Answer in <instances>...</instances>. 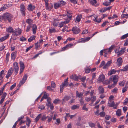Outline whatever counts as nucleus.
<instances>
[{"label":"nucleus","mask_w":128,"mask_h":128,"mask_svg":"<svg viewBox=\"0 0 128 128\" xmlns=\"http://www.w3.org/2000/svg\"><path fill=\"white\" fill-rule=\"evenodd\" d=\"M81 17V16L78 15L77 16V17L76 18V21L77 22H79L80 21Z\"/></svg>","instance_id":"obj_38"},{"label":"nucleus","mask_w":128,"mask_h":128,"mask_svg":"<svg viewBox=\"0 0 128 128\" xmlns=\"http://www.w3.org/2000/svg\"><path fill=\"white\" fill-rule=\"evenodd\" d=\"M58 2L59 4H60V6H63L64 5L66 4V3L63 0H61L60 2Z\"/></svg>","instance_id":"obj_49"},{"label":"nucleus","mask_w":128,"mask_h":128,"mask_svg":"<svg viewBox=\"0 0 128 128\" xmlns=\"http://www.w3.org/2000/svg\"><path fill=\"white\" fill-rule=\"evenodd\" d=\"M116 72V71L114 69L112 70L109 72L108 74H109L110 75H111L113 74H115Z\"/></svg>","instance_id":"obj_30"},{"label":"nucleus","mask_w":128,"mask_h":128,"mask_svg":"<svg viewBox=\"0 0 128 128\" xmlns=\"http://www.w3.org/2000/svg\"><path fill=\"white\" fill-rule=\"evenodd\" d=\"M56 85L55 83L53 81H52L51 82V87L54 88L56 87Z\"/></svg>","instance_id":"obj_47"},{"label":"nucleus","mask_w":128,"mask_h":128,"mask_svg":"<svg viewBox=\"0 0 128 128\" xmlns=\"http://www.w3.org/2000/svg\"><path fill=\"white\" fill-rule=\"evenodd\" d=\"M36 37V36H31L28 39V40L29 42H31L33 40H34Z\"/></svg>","instance_id":"obj_33"},{"label":"nucleus","mask_w":128,"mask_h":128,"mask_svg":"<svg viewBox=\"0 0 128 128\" xmlns=\"http://www.w3.org/2000/svg\"><path fill=\"white\" fill-rule=\"evenodd\" d=\"M20 68L24 69L25 66L24 63L22 61H20Z\"/></svg>","instance_id":"obj_36"},{"label":"nucleus","mask_w":128,"mask_h":128,"mask_svg":"<svg viewBox=\"0 0 128 128\" xmlns=\"http://www.w3.org/2000/svg\"><path fill=\"white\" fill-rule=\"evenodd\" d=\"M105 64V62L103 61H102L100 63V65L99 67L100 68L102 67Z\"/></svg>","instance_id":"obj_62"},{"label":"nucleus","mask_w":128,"mask_h":128,"mask_svg":"<svg viewBox=\"0 0 128 128\" xmlns=\"http://www.w3.org/2000/svg\"><path fill=\"white\" fill-rule=\"evenodd\" d=\"M67 15L68 18L66 20H69V22L72 17V13L71 12L68 11H67Z\"/></svg>","instance_id":"obj_9"},{"label":"nucleus","mask_w":128,"mask_h":128,"mask_svg":"<svg viewBox=\"0 0 128 128\" xmlns=\"http://www.w3.org/2000/svg\"><path fill=\"white\" fill-rule=\"evenodd\" d=\"M128 36V33L122 36L121 37V40H124Z\"/></svg>","instance_id":"obj_43"},{"label":"nucleus","mask_w":128,"mask_h":128,"mask_svg":"<svg viewBox=\"0 0 128 128\" xmlns=\"http://www.w3.org/2000/svg\"><path fill=\"white\" fill-rule=\"evenodd\" d=\"M91 98L92 103H93L96 100V96H93Z\"/></svg>","instance_id":"obj_55"},{"label":"nucleus","mask_w":128,"mask_h":128,"mask_svg":"<svg viewBox=\"0 0 128 128\" xmlns=\"http://www.w3.org/2000/svg\"><path fill=\"white\" fill-rule=\"evenodd\" d=\"M33 20L30 18L27 19L26 20V22L30 25L32 23Z\"/></svg>","instance_id":"obj_35"},{"label":"nucleus","mask_w":128,"mask_h":128,"mask_svg":"<svg viewBox=\"0 0 128 128\" xmlns=\"http://www.w3.org/2000/svg\"><path fill=\"white\" fill-rule=\"evenodd\" d=\"M106 114L104 112H100L99 114L101 117H103L105 116Z\"/></svg>","instance_id":"obj_50"},{"label":"nucleus","mask_w":128,"mask_h":128,"mask_svg":"<svg viewBox=\"0 0 128 128\" xmlns=\"http://www.w3.org/2000/svg\"><path fill=\"white\" fill-rule=\"evenodd\" d=\"M121 70L123 71L126 72L128 70V65L125 66Z\"/></svg>","instance_id":"obj_45"},{"label":"nucleus","mask_w":128,"mask_h":128,"mask_svg":"<svg viewBox=\"0 0 128 128\" xmlns=\"http://www.w3.org/2000/svg\"><path fill=\"white\" fill-rule=\"evenodd\" d=\"M28 77V75L26 74H25L24 76L22 79L20 80V82L19 84V86H20L24 84L26 80L27 79Z\"/></svg>","instance_id":"obj_6"},{"label":"nucleus","mask_w":128,"mask_h":128,"mask_svg":"<svg viewBox=\"0 0 128 128\" xmlns=\"http://www.w3.org/2000/svg\"><path fill=\"white\" fill-rule=\"evenodd\" d=\"M6 30L8 32L10 33H13V29L10 26L8 28H7Z\"/></svg>","instance_id":"obj_18"},{"label":"nucleus","mask_w":128,"mask_h":128,"mask_svg":"<svg viewBox=\"0 0 128 128\" xmlns=\"http://www.w3.org/2000/svg\"><path fill=\"white\" fill-rule=\"evenodd\" d=\"M71 79H73L75 80H78V76L76 75H72L70 77Z\"/></svg>","instance_id":"obj_20"},{"label":"nucleus","mask_w":128,"mask_h":128,"mask_svg":"<svg viewBox=\"0 0 128 128\" xmlns=\"http://www.w3.org/2000/svg\"><path fill=\"white\" fill-rule=\"evenodd\" d=\"M79 106L77 105H74L71 107V108L72 110H74L78 108Z\"/></svg>","instance_id":"obj_41"},{"label":"nucleus","mask_w":128,"mask_h":128,"mask_svg":"<svg viewBox=\"0 0 128 128\" xmlns=\"http://www.w3.org/2000/svg\"><path fill=\"white\" fill-rule=\"evenodd\" d=\"M110 102H108V106L110 107H113L115 104L114 101V100H110L109 101Z\"/></svg>","instance_id":"obj_15"},{"label":"nucleus","mask_w":128,"mask_h":128,"mask_svg":"<svg viewBox=\"0 0 128 128\" xmlns=\"http://www.w3.org/2000/svg\"><path fill=\"white\" fill-rule=\"evenodd\" d=\"M10 5L9 4H5L2 7L0 8L1 10V11L4 10L6 9L7 8L10 7Z\"/></svg>","instance_id":"obj_11"},{"label":"nucleus","mask_w":128,"mask_h":128,"mask_svg":"<svg viewBox=\"0 0 128 128\" xmlns=\"http://www.w3.org/2000/svg\"><path fill=\"white\" fill-rule=\"evenodd\" d=\"M59 101L60 100L58 98L54 100L53 103L55 104H57Z\"/></svg>","instance_id":"obj_59"},{"label":"nucleus","mask_w":128,"mask_h":128,"mask_svg":"<svg viewBox=\"0 0 128 128\" xmlns=\"http://www.w3.org/2000/svg\"><path fill=\"white\" fill-rule=\"evenodd\" d=\"M91 38L90 37H88L86 38H81V40L82 42L84 43L88 41Z\"/></svg>","instance_id":"obj_14"},{"label":"nucleus","mask_w":128,"mask_h":128,"mask_svg":"<svg viewBox=\"0 0 128 128\" xmlns=\"http://www.w3.org/2000/svg\"><path fill=\"white\" fill-rule=\"evenodd\" d=\"M80 104H83L84 103V101L83 100V98H81L80 99Z\"/></svg>","instance_id":"obj_63"},{"label":"nucleus","mask_w":128,"mask_h":128,"mask_svg":"<svg viewBox=\"0 0 128 128\" xmlns=\"http://www.w3.org/2000/svg\"><path fill=\"white\" fill-rule=\"evenodd\" d=\"M105 79L104 76L103 75H102L100 76L99 78L98 79V80L99 81L102 82Z\"/></svg>","instance_id":"obj_22"},{"label":"nucleus","mask_w":128,"mask_h":128,"mask_svg":"<svg viewBox=\"0 0 128 128\" xmlns=\"http://www.w3.org/2000/svg\"><path fill=\"white\" fill-rule=\"evenodd\" d=\"M16 54V53L15 52H14L12 53L11 54V59L13 60V61L14 60L16 57V56L15 55Z\"/></svg>","instance_id":"obj_26"},{"label":"nucleus","mask_w":128,"mask_h":128,"mask_svg":"<svg viewBox=\"0 0 128 128\" xmlns=\"http://www.w3.org/2000/svg\"><path fill=\"white\" fill-rule=\"evenodd\" d=\"M35 7L34 6H33L31 4H30L28 6V9L29 11H32L35 8Z\"/></svg>","instance_id":"obj_13"},{"label":"nucleus","mask_w":128,"mask_h":128,"mask_svg":"<svg viewBox=\"0 0 128 128\" xmlns=\"http://www.w3.org/2000/svg\"><path fill=\"white\" fill-rule=\"evenodd\" d=\"M123 62L122 58L121 57H120L117 59L116 64L117 66H119L122 65Z\"/></svg>","instance_id":"obj_8"},{"label":"nucleus","mask_w":128,"mask_h":128,"mask_svg":"<svg viewBox=\"0 0 128 128\" xmlns=\"http://www.w3.org/2000/svg\"><path fill=\"white\" fill-rule=\"evenodd\" d=\"M37 30V26L35 24H34L32 27V30L34 34H36Z\"/></svg>","instance_id":"obj_21"},{"label":"nucleus","mask_w":128,"mask_h":128,"mask_svg":"<svg viewBox=\"0 0 128 128\" xmlns=\"http://www.w3.org/2000/svg\"><path fill=\"white\" fill-rule=\"evenodd\" d=\"M126 48H122L119 51V52L117 54V56H120L121 55L123 54L125 51Z\"/></svg>","instance_id":"obj_12"},{"label":"nucleus","mask_w":128,"mask_h":128,"mask_svg":"<svg viewBox=\"0 0 128 128\" xmlns=\"http://www.w3.org/2000/svg\"><path fill=\"white\" fill-rule=\"evenodd\" d=\"M115 46L114 45L112 46L108 49H107L110 52L112 51Z\"/></svg>","instance_id":"obj_46"},{"label":"nucleus","mask_w":128,"mask_h":128,"mask_svg":"<svg viewBox=\"0 0 128 128\" xmlns=\"http://www.w3.org/2000/svg\"><path fill=\"white\" fill-rule=\"evenodd\" d=\"M38 108L41 110H44L45 108V106L44 105L41 106H38Z\"/></svg>","instance_id":"obj_60"},{"label":"nucleus","mask_w":128,"mask_h":128,"mask_svg":"<svg viewBox=\"0 0 128 128\" xmlns=\"http://www.w3.org/2000/svg\"><path fill=\"white\" fill-rule=\"evenodd\" d=\"M21 33V31L19 29H17L13 31V34L14 36H18L20 35Z\"/></svg>","instance_id":"obj_7"},{"label":"nucleus","mask_w":128,"mask_h":128,"mask_svg":"<svg viewBox=\"0 0 128 128\" xmlns=\"http://www.w3.org/2000/svg\"><path fill=\"white\" fill-rule=\"evenodd\" d=\"M112 79L113 84L111 86H108V88H112L115 86V85L117 84L118 81V76L116 75L113 76Z\"/></svg>","instance_id":"obj_2"},{"label":"nucleus","mask_w":128,"mask_h":128,"mask_svg":"<svg viewBox=\"0 0 128 128\" xmlns=\"http://www.w3.org/2000/svg\"><path fill=\"white\" fill-rule=\"evenodd\" d=\"M60 4H59L58 2L54 3V8L55 9H57L60 7Z\"/></svg>","instance_id":"obj_23"},{"label":"nucleus","mask_w":128,"mask_h":128,"mask_svg":"<svg viewBox=\"0 0 128 128\" xmlns=\"http://www.w3.org/2000/svg\"><path fill=\"white\" fill-rule=\"evenodd\" d=\"M13 72V69L12 68H11L8 71V72L12 74Z\"/></svg>","instance_id":"obj_61"},{"label":"nucleus","mask_w":128,"mask_h":128,"mask_svg":"<svg viewBox=\"0 0 128 128\" xmlns=\"http://www.w3.org/2000/svg\"><path fill=\"white\" fill-rule=\"evenodd\" d=\"M125 81H123L119 83V85L122 86H124V85Z\"/></svg>","instance_id":"obj_56"},{"label":"nucleus","mask_w":128,"mask_h":128,"mask_svg":"<svg viewBox=\"0 0 128 128\" xmlns=\"http://www.w3.org/2000/svg\"><path fill=\"white\" fill-rule=\"evenodd\" d=\"M112 62L111 60L108 61L106 64L103 67V69H106L107 68L110 66V64H112Z\"/></svg>","instance_id":"obj_10"},{"label":"nucleus","mask_w":128,"mask_h":128,"mask_svg":"<svg viewBox=\"0 0 128 128\" xmlns=\"http://www.w3.org/2000/svg\"><path fill=\"white\" fill-rule=\"evenodd\" d=\"M10 54L9 53H7L6 55V62L7 63L9 61V58L10 56Z\"/></svg>","instance_id":"obj_40"},{"label":"nucleus","mask_w":128,"mask_h":128,"mask_svg":"<svg viewBox=\"0 0 128 128\" xmlns=\"http://www.w3.org/2000/svg\"><path fill=\"white\" fill-rule=\"evenodd\" d=\"M90 70V66L86 67L85 69V72L87 73H88Z\"/></svg>","instance_id":"obj_34"},{"label":"nucleus","mask_w":128,"mask_h":128,"mask_svg":"<svg viewBox=\"0 0 128 128\" xmlns=\"http://www.w3.org/2000/svg\"><path fill=\"white\" fill-rule=\"evenodd\" d=\"M20 10L22 16H24L26 14L25 10L26 9L25 6L23 4H21L20 5Z\"/></svg>","instance_id":"obj_3"},{"label":"nucleus","mask_w":128,"mask_h":128,"mask_svg":"<svg viewBox=\"0 0 128 128\" xmlns=\"http://www.w3.org/2000/svg\"><path fill=\"white\" fill-rule=\"evenodd\" d=\"M9 34H7L6 36H4V37H2L0 39V41L1 42H2L6 40L7 38L9 36Z\"/></svg>","instance_id":"obj_19"},{"label":"nucleus","mask_w":128,"mask_h":128,"mask_svg":"<svg viewBox=\"0 0 128 128\" xmlns=\"http://www.w3.org/2000/svg\"><path fill=\"white\" fill-rule=\"evenodd\" d=\"M103 4L106 6H107L110 4V2H104Z\"/></svg>","instance_id":"obj_53"},{"label":"nucleus","mask_w":128,"mask_h":128,"mask_svg":"<svg viewBox=\"0 0 128 128\" xmlns=\"http://www.w3.org/2000/svg\"><path fill=\"white\" fill-rule=\"evenodd\" d=\"M58 21L57 20H54L52 22L53 25L54 26H57L58 24Z\"/></svg>","instance_id":"obj_25"},{"label":"nucleus","mask_w":128,"mask_h":128,"mask_svg":"<svg viewBox=\"0 0 128 128\" xmlns=\"http://www.w3.org/2000/svg\"><path fill=\"white\" fill-rule=\"evenodd\" d=\"M42 116V114H40L35 119V121L36 122H37L39 120V119Z\"/></svg>","instance_id":"obj_32"},{"label":"nucleus","mask_w":128,"mask_h":128,"mask_svg":"<svg viewBox=\"0 0 128 128\" xmlns=\"http://www.w3.org/2000/svg\"><path fill=\"white\" fill-rule=\"evenodd\" d=\"M90 3L92 5H94L96 3V0H92V1H91L90 2Z\"/></svg>","instance_id":"obj_51"},{"label":"nucleus","mask_w":128,"mask_h":128,"mask_svg":"<svg viewBox=\"0 0 128 128\" xmlns=\"http://www.w3.org/2000/svg\"><path fill=\"white\" fill-rule=\"evenodd\" d=\"M121 110L119 109L117 110L116 112V115L118 116H120L121 115Z\"/></svg>","instance_id":"obj_24"},{"label":"nucleus","mask_w":128,"mask_h":128,"mask_svg":"<svg viewBox=\"0 0 128 128\" xmlns=\"http://www.w3.org/2000/svg\"><path fill=\"white\" fill-rule=\"evenodd\" d=\"M56 122L57 123H55V124H56L57 125H58L60 122V119L59 118H57L56 119Z\"/></svg>","instance_id":"obj_58"},{"label":"nucleus","mask_w":128,"mask_h":128,"mask_svg":"<svg viewBox=\"0 0 128 128\" xmlns=\"http://www.w3.org/2000/svg\"><path fill=\"white\" fill-rule=\"evenodd\" d=\"M128 17V14H122L121 15V18H127Z\"/></svg>","instance_id":"obj_44"},{"label":"nucleus","mask_w":128,"mask_h":128,"mask_svg":"<svg viewBox=\"0 0 128 128\" xmlns=\"http://www.w3.org/2000/svg\"><path fill=\"white\" fill-rule=\"evenodd\" d=\"M110 53V52H109L108 50L107 49L106 50H104V57H106V55Z\"/></svg>","instance_id":"obj_28"},{"label":"nucleus","mask_w":128,"mask_h":128,"mask_svg":"<svg viewBox=\"0 0 128 128\" xmlns=\"http://www.w3.org/2000/svg\"><path fill=\"white\" fill-rule=\"evenodd\" d=\"M68 85V82L64 80V82L61 86L63 88L64 86H66Z\"/></svg>","instance_id":"obj_37"},{"label":"nucleus","mask_w":128,"mask_h":128,"mask_svg":"<svg viewBox=\"0 0 128 128\" xmlns=\"http://www.w3.org/2000/svg\"><path fill=\"white\" fill-rule=\"evenodd\" d=\"M48 117V116H47V117H46L45 115H43L42 118V121H44L46 120Z\"/></svg>","instance_id":"obj_57"},{"label":"nucleus","mask_w":128,"mask_h":128,"mask_svg":"<svg viewBox=\"0 0 128 128\" xmlns=\"http://www.w3.org/2000/svg\"><path fill=\"white\" fill-rule=\"evenodd\" d=\"M72 30L73 33L75 34H78L80 31V28L76 26L73 27L72 29Z\"/></svg>","instance_id":"obj_4"},{"label":"nucleus","mask_w":128,"mask_h":128,"mask_svg":"<svg viewBox=\"0 0 128 128\" xmlns=\"http://www.w3.org/2000/svg\"><path fill=\"white\" fill-rule=\"evenodd\" d=\"M50 4H51V6H49L48 5V8L49 9H48V8H47V7H46V10H51L53 6V5L51 3Z\"/></svg>","instance_id":"obj_54"},{"label":"nucleus","mask_w":128,"mask_h":128,"mask_svg":"<svg viewBox=\"0 0 128 128\" xmlns=\"http://www.w3.org/2000/svg\"><path fill=\"white\" fill-rule=\"evenodd\" d=\"M15 70V73L16 74L19 70V67L18 66V64L17 62H14L13 64Z\"/></svg>","instance_id":"obj_5"},{"label":"nucleus","mask_w":128,"mask_h":128,"mask_svg":"<svg viewBox=\"0 0 128 128\" xmlns=\"http://www.w3.org/2000/svg\"><path fill=\"white\" fill-rule=\"evenodd\" d=\"M55 28H53L50 29L49 31L50 32L52 33L55 32Z\"/></svg>","instance_id":"obj_64"},{"label":"nucleus","mask_w":128,"mask_h":128,"mask_svg":"<svg viewBox=\"0 0 128 128\" xmlns=\"http://www.w3.org/2000/svg\"><path fill=\"white\" fill-rule=\"evenodd\" d=\"M86 104H84L82 108V109L83 110H85L86 111H88V108H86Z\"/></svg>","instance_id":"obj_42"},{"label":"nucleus","mask_w":128,"mask_h":128,"mask_svg":"<svg viewBox=\"0 0 128 128\" xmlns=\"http://www.w3.org/2000/svg\"><path fill=\"white\" fill-rule=\"evenodd\" d=\"M70 98V96H66L64 97V98L63 99V100L64 102L68 101Z\"/></svg>","instance_id":"obj_29"},{"label":"nucleus","mask_w":128,"mask_h":128,"mask_svg":"<svg viewBox=\"0 0 128 128\" xmlns=\"http://www.w3.org/2000/svg\"><path fill=\"white\" fill-rule=\"evenodd\" d=\"M2 16L3 17V18H4L6 20H7L9 22H11L12 19L13 17L12 15L8 12L5 13Z\"/></svg>","instance_id":"obj_1"},{"label":"nucleus","mask_w":128,"mask_h":128,"mask_svg":"<svg viewBox=\"0 0 128 128\" xmlns=\"http://www.w3.org/2000/svg\"><path fill=\"white\" fill-rule=\"evenodd\" d=\"M69 22V20H65L64 22H62L59 24V26L61 28L62 26L64 24H66Z\"/></svg>","instance_id":"obj_17"},{"label":"nucleus","mask_w":128,"mask_h":128,"mask_svg":"<svg viewBox=\"0 0 128 128\" xmlns=\"http://www.w3.org/2000/svg\"><path fill=\"white\" fill-rule=\"evenodd\" d=\"M84 94L83 92H79L78 91H76V95L77 97L79 98H81L83 96Z\"/></svg>","instance_id":"obj_16"},{"label":"nucleus","mask_w":128,"mask_h":128,"mask_svg":"<svg viewBox=\"0 0 128 128\" xmlns=\"http://www.w3.org/2000/svg\"><path fill=\"white\" fill-rule=\"evenodd\" d=\"M113 76H112L109 78V80L107 81V82H106V84H110L112 83L113 82Z\"/></svg>","instance_id":"obj_31"},{"label":"nucleus","mask_w":128,"mask_h":128,"mask_svg":"<svg viewBox=\"0 0 128 128\" xmlns=\"http://www.w3.org/2000/svg\"><path fill=\"white\" fill-rule=\"evenodd\" d=\"M98 90L100 93H103L104 92V89L102 86H100L98 88Z\"/></svg>","instance_id":"obj_27"},{"label":"nucleus","mask_w":128,"mask_h":128,"mask_svg":"<svg viewBox=\"0 0 128 128\" xmlns=\"http://www.w3.org/2000/svg\"><path fill=\"white\" fill-rule=\"evenodd\" d=\"M128 87L127 86H125L124 88H123L122 92V93H124L126 92L127 90Z\"/></svg>","instance_id":"obj_48"},{"label":"nucleus","mask_w":128,"mask_h":128,"mask_svg":"<svg viewBox=\"0 0 128 128\" xmlns=\"http://www.w3.org/2000/svg\"><path fill=\"white\" fill-rule=\"evenodd\" d=\"M95 18L94 20V21L96 22L99 23L101 22V18L99 19V21L98 20V18H97V17L96 16H95L94 17Z\"/></svg>","instance_id":"obj_39"},{"label":"nucleus","mask_w":128,"mask_h":128,"mask_svg":"<svg viewBox=\"0 0 128 128\" xmlns=\"http://www.w3.org/2000/svg\"><path fill=\"white\" fill-rule=\"evenodd\" d=\"M128 102V98H126L125 100L123 102V104L124 105H126L127 103Z\"/></svg>","instance_id":"obj_52"}]
</instances>
